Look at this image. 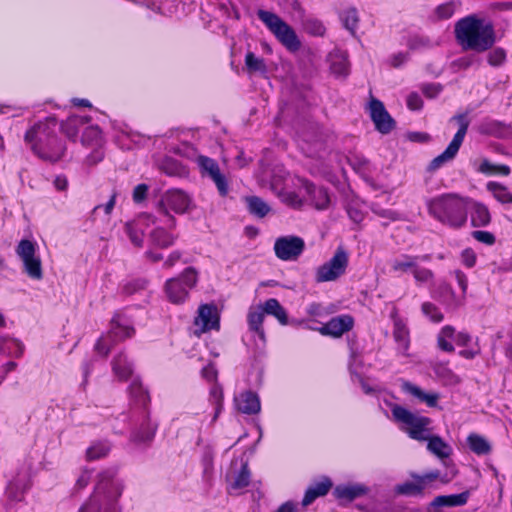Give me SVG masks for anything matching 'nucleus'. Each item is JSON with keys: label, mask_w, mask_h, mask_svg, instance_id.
Returning a JSON list of instances; mask_svg holds the SVG:
<instances>
[{"label": "nucleus", "mask_w": 512, "mask_h": 512, "mask_svg": "<svg viewBox=\"0 0 512 512\" xmlns=\"http://www.w3.org/2000/svg\"><path fill=\"white\" fill-rule=\"evenodd\" d=\"M455 36L464 50L478 53L489 50L495 43L493 26L474 15L462 18L455 24Z\"/></svg>", "instance_id": "f257e3e1"}, {"label": "nucleus", "mask_w": 512, "mask_h": 512, "mask_svg": "<svg viewBox=\"0 0 512 512\" xmlns=\"http://www.w3.org/2000/svg\"><path fill=\"white\" fill-rule=\"evenodd\" d=\"M466 197L457 193H446L426 202L428 213L443 225L461 228L467 222Z\"/></svg>", "instance_id": "f03ea898"}, {"label": "nucleus", "mask_w": 512, "mask_h": 512, "mask_svg": "<svg viewBox=\"0 0 512 512\" xmlns=\"http://www.w3.org/2000/svg\"><path fill=\"white\" fill-rule=\"evenodd\" d=\"M123 491L122 483L113 479V474L100 475L92 496L80 507L79 512H121L118 499Z\"/></svg>", "instance_id": "7ed1b4c3"}, {"label": "nucleus", "mask_w": 512, "mask_h": 512, "mask_svg": "<svg viewBox=\"0 0 512 512\" xmlns=\"http://www.w3.org/2000/svg\"><path fill=\"white\" fill-rule=\"evenodd\" d=\"M257 16L288 51L297 52L301 48V42L294 29L277 14L260 9Z\"/></svg>", "instance_id": "20e7f679"}, {"label": "nucleus", "mask_w": 512, "mask_h": 512, "mask_svg": "<svg viewBox=\"0 0 512 512\" xmlns=\"http://www.w3.org/2000/svg\"><path fill=\"white\" fill-rule=\"evenodd\" d=\"M395 421L400 428L405 431L410 438L417 441H424L429 438L431 433V419L416 413H413L403 407L395 406L392 410Z\"/></svg>", "instance_id": "39448f33"}, {"label": "nucleus", "mask_w": 512, "mask_h": 512, "mask_svg": "<svg viewBox=\"0 0 512 512\" xmlns=\"http://www.w3.org/2000/svg\"><path fill=\"white\" fill-rule=\"evenodd\" d=\"M198 274L194 268H187L179 278L170 279L166 282V294L174 304L183 303L189 294V290L195 287Z\"/></svg>", "instance_id": "423d86ee"}, {"label": "nucleus", "mask_w": 512, "mask_h": 512, "mask_svg": "<svg viewBox=\"0 0 512 512\" xmlns=\"http://www.w3.org/2000/svg\"><path fill=\"white\" fill-rule=\"evenodd\" d=\"M191 203L190 197L180 189L168 190L158 203V211L168 218V227L176 226V219L169 214L168 208L176 213H185Z\"/></svg>", "instance_id": "0eeeda50"}, {"label": "nucleus", "mask_w": 512, "mask_h": 512, "mask_svg": "<svg viewBox=\"0 0 512 512\" xmlns=\"http://www.w3.org/2000/svg\"><path fill=\"white\" fill-rule=\"evenodd\" d=\"M134 334V329L129 325L122 323V319L116 316L112 320L110 332L102 336L95 345V350L102 356H107L112 344L115 340H122L131 337Z\"/></svg>", "instance_id": "6e6552de"}, {"label": "nucleus", "mask_w": 512, "mask_h": 512, "mask_svg": "<svg viewBox=\"0 0 512 512\" xmlns=\"http://www.w3.org/2000/svg\"><path fill=\"white\" fill-rule=\"evenodd\" d=\"M43 144L38 146L34 145L33 150L44 160L50 162L59 161L66 150L65 144L56 135H47L46 139H39Z\"/></svg>", "instance_id": "1a4fd4ad"}, {"label": "nucleus", "mask_w": 512, "mask_h": 512, "mask_svg": "<svg viewBox=\"0 0 512 512\" xmlns=\"http://www.w3.org/2000/svg\"><path fill=\"white\" fill-rule=\"evenodd\" d=\"M194 325L196 333H205L212 329H219V313L215 305L203 304L198 308V315Z\"/></svg>", "instance_id": "9d476101"}, {"label": "nucleus", "mask_w": 512, "mask_h": 512, "mask_svg": "<svg viewBox=\"0 0 512 512\" xmlns=\"http://www.w3.org/2000/svg\"><path fill=\"white\" fill-rule=\"evenodd\" d=\"M393 321V339L396 343V349L402 356H408V349L410 346V333L406 321L398 316L397 313H391Z\"/></svg>", "instance_id": "9b49d317"}, {"label": "nucleus", "mask_w": 512, "mask_h": 512, "mask_svg": "<svg viewBox=\"0 0 512 512\" xmlns=\"http://www.w3.org/2000/svg\"><path fill=\"white\" fill-rule=\"evenodd\" d=\"M304 248V240L294 235L279 237L274 244L275 256H300Z\"/></svg>", "instance_id": "f8f14e48"}, {"label": "nucleus", "mask_w": 512, "mask_h": 512, "mask_svg": "<svg viewBox=\"0 0 512 512\" xmlns=\"http://www.w3.org/2000/svg\"><path fill=\"white\" fill-rule=\"evenodd\" d=\"M347 265V258H331L318 268L316 279L318 282L334 281L344 274Z\"/></svg>", "instance_id": "ddd939ff"}, {"label": "nucleus", "mask_w": 512, "mask_h": 512, "mask_svg": "<svg viewBox=\"0 0 512 512\" xmlns=\"http://www.w3.org/2000/svg\"><path fill=\"white\" fill-rule=\"evenodd\" d=\"M466 215L470 214L473 227H485L491 222V214L488 207L472 198L466 197Z\"/></svg>", "instance_id": "4468645a"}, {"label": "nucleus", "mask_w": 512, "mask_h": 512, "mask_svg": "<svg viewBox=\"0 0 512 512\" xmlns=\"http://www.w3.org/2000/svg\"><path fill=\"white\" fill-rule=\"evenodd\" d=\"M264 317L265 312L262 306L251 307L248 311L247 321L249 331L253 334L257 346L264 345L266 341L265 332L262 326Z\"/></svg>", "instance_id": "2eb2a0df"}, {"label": "nucleus", "mask_w": 512, "mask_h": 512, "mask_svg": "<svg viewBox=\"0 0 512 512\" xmlns=\"http://www.w3.org/2000/svg\"><path fill=\"white\" fill-rule=\"evenodd\" d=\"M302 187L308 196V201H310L316 209L324 210L329 207L330 196L326 188L316 186L308 180L302 182Z\"/></svg>", "instance_id": "dca6fc26"}, {"label": "nucleus", "mask_w": 512, "mask_h": 512, "mask_svg": "<svg viewBox=\"0 0 512 512\" xmlns=\"http://www.w3.org/2000/svg\"><path fill=\"white\" fill-rule=\"evenodd\" d=\"M353 318L349 315H341L332 318L325 325H323L319 331L323 335H330L333 337H340L345 332L349 331L353 327Z\"/></svg>", "instance_id": "f3484780"}, {"label": "nucleus", "mask_w": 512, "mask_h": 512, "mask_svg": "<svg viewBox=\"0 0 512 512\" xmlns=\"http://www.w3.org/2000/svg\"><path fill=\"white\" fill-rule=\"evenodd\" d=\"M234 402L237 410L244 414H256L261 409L258 396L250 391L237 395L234 398Z\"/></svg>", "instance_id": "a211bd4d"}, {"label": "nucleus", "mask_w": 512, "mask_h": 512, "mask_svg": "<svg viewBox=\"0 0 512 512\" xmlns=\"http://www.w3.org/2000/svg\"><path fill=\"white\" fill-rule=\"evenodd\" d=\"M330 70L337 77H346L350 72L348 54L345 51L334 50L329 54Z\"/></svg>", "instance_id": "6ab92c4d"}, {"label": "nucleus", "mask_w": 512, "mask_h": 512, "mask_svg": "<svg viewBox=\"0 0 512 512\" xmlns=\"http://www.w3.org/2000/svg\"><path fill=\"white\" fill-rule=\"evenodd\" d=\"M366 492L367 488L362 484H346L338 485L334 490V495L341 502H351Z\"/></svg>", "instance_id": "aec40b11"}, {"label": "nucleus", "mask_w": 512, "mask_h": 512, "mask_svg": "<svg viewBox=\"0 0 512 512\" xmlns=\"http://www.w3.org/2000/svg\"><path fill=\"white\" fill-rule=\"evenodd\" d=\"M332 487V482L328 478H324L320 482L311 485L304 495L302 500L303 506H308L314 502L318 497L324 496Z\"/></svg>", "instance_id": "412c9836"}, {"label": "nucleus", "mask_w": 512, "mask_h": 512, "mask_svg": "<svg viewBox=\"0 0 512 512\" xmlns=\"http://www.w3.org/2000/svg\"><path fill=\"white\" fill-rule=\"evenodd\" d=\"M88 121L89 117L72 115L61 123V130L69 139L75 141L80 128Z\"/></svg>", "instance_id": "4be33fe9"}, {"label": "nucleus", "mask_w": 512, "mask_h": 512, "mask_svg": "<svg viewBox=\"0 0 512 512\" xmlns=\"http://www.w3.org/2000/svg\"><path fill=\"white\" fill-rule=\"evenodd\" d=\"M469 493L462 492L460 494L437 496L430 504L433 508L439 507H454L465 505L468 501Z\"/></svg>", "instance_id": "5701e85b"}, {"label": "nucleus", "mask_w": 512, "mask_h": 512, "mask_svg": "<svg viewBox=\"0 0 512 512\" xmlns=\"http://www.w3.org/2000/svg\"><path fill=\"white\" fill-rule=\"evenodd\" d=\"M427 449L440 459L448 458L452 453L451 446L439 436L429 434L427 438Z\"/></svg>", "instance_id": "b1692460"}, {"label": "nucleus", "mask_w": 512, "mask_h": 512, "mask_svg": "<svg viewBox=\"0 0 512 512\" xmlns=\"http://www.w3.org/2000/svg\"><path fill=\"white\" fill-rule=\"evenodd\" d=\"M459 149L460 147L450 142L447 148L429 163L427 171L435 172L446 163L452 161L456 157Z\"/></svg>", "instance_id": "393cba45"}, {"label": "nucleus", "mask_w": 512, "mask_h": 512, "mask_svg": "<svg viewBox=\"0 0 512 512\" xmlns=\"http://www.w3.org/2000/svg\"><path fill=\"white\" fill-rule=\"evenodd\" d=\"M467 444L470 450L478 456L488 455L492 446L490 442L482 435L470 433L467 437Z\"/></svg>", "instance_id": "a878e982"}, {"label": "nucleus", "mask_w": 512, "mask_h": 512, "mask_svg": "<svg viewBox=\"0 0 512 512\" xmlns=\"http://www.w3.org/2000/svg\"><path fill=\"white\" fill-rule=\"evenodd\" d=\"M403 389L411 394L412 396L419 399L421 402H424L428 407H436L439 399V395L437 393H427L420 389L418 386L413 385L411 383H404Z\"/></svg>", "instance_id": "bb28decb"}, {"label": "nucleus", "mask_w": 512, "mask_h": 512, "mask_svg": "<svg viewBox=\"0 0 512 512\" xmlns=\"http://www.w3.org/2000/svg\"><path fill=\"white\" fill-rule=\"evenodd\" d=\"M248 212L257 217L264 218L271 210L270 206L258 196L245 197Z\"/></svg>", "instance_id": "cd10ccee"}, {"label": "nucleus", "mask_w": 512, "mask_h": 512, "mask_svg": "<svg viewBox=\"0 0 512 512\" xmlns=\"http://www.w3.org/2000/svg\"><path fill=\"white\" fill-rule=\"evenodd\" d=\"M433 297L451 307L458 306L461 303L451 287L444 282L438 284L437 288L433 291Z\"/></svg>", "instance_id": "c85d7f7f"}, {"label": "nucleus", "mask_w": 512, "mask_h": 512, "mask_svg": "<svg viewBox=\"0 0 512 512\" xmlns=\"http://www.w3.org/2000/svg\"><path fill=\"white\" fill-rule=\"evenodd\" d=\"M394 269H401L404 272L411 273L418 282H427L432 277L430 270L421 268L412 262L399 263L394 266Z\"/></svg>", "instance_id": "c756f323"}, {"label": "nucleus", "mask_w": 512, "mask_h": 512, "mask_svg": "<svg viewBox=\"0 0 512 512\" xmlns=\"http://www.w3.org/2000/svg\"><path fill=\"white\" fill-rule=\"evenodd\" d=\"M160 169L163 173L172 177H185L188 175L186 167L172 157H166L162 161Z\"/></svg>", "instance_id": "7c9ffc66"}, {"label": "nucleus", "mask_w": 512, "mask_h": 512, "mask_svg": "<svg viewBox=\"0 0 512 512\" xmlns=\"http://www.w3.org/2000/svg\"><path fill=\"white\" fill-rule=\"evenodd\" d=\"M265 314L274 316L281 325L288 324V316L286 310L280 305L278 300L271 298L268 299L262 306Z\"/></svg>", "instance_id": "2f4dec72"}, {"label": "nucleus", "mask_w": 512, "mask_h": 512, "mask_svg": "<svg viewBox=\"0 0 512 512\" xmlns=\"http://www.w3.org/2000/svg\"><path fill=\"white\" fill-rule=\"evenodd\" d=\"M450 121H455L459 126L458 131L454 135L451 143L455 144L458 147H461V145L464 141L465 135L468 131L469 124H470L468 115H467V113L457 114V115H454L450 119Z\"/></svg>", "instance_id": "473e14b6"}, {"label": "nucleus", "mask_w": 512, "mask_h": 512, "mask_svg": "<svg viewBox=\"0 0 512 512\" xmlns=\"http://www.w3.org/2000/svg\"><path fill=\"white\" fill-rule=\"evenodd\" d=\"M369 112L376 129L380 133H384V104L380 100L372 98L369 103Z\"/></svg>", "instance_id": "72a5a7b5"}, {"label": "nucleus", "mask_w": 512, "mask_h": 512, "mask_svg": "<svg viewBox=\"0 0 512 512\" xmlns=\"http://www.w3.org/2000/svg\"><path fill=\"white\" fill-rule=\"evenodd\" d=\"M454 336L455 329L449 325L444 326L437 336V344L439 349L445 352L454 351Z\"/></svg>", "instance_id": "f704fd0d"}, {"label": "nucleus", "mask_w": 512, "mask_h": 512, "mask_svg": "<svg viewBox=\"0 0 512 512\" xmlns=\"http://www.w3.org/2000/svg\"><path fill=\"white\" fill-rule=\"evenodd\" d=\"M112 368L114 374L120 380H127L132 374V365L123 354H119L115 357L112 362Z\"/></svg>", "instance_id": "c9c22d12"}, {"label": "nucleus", "mask_w": 512, "mask_h": 512, "mask_svg": "<svg viewBox=\"0 0 512 512\" xmlns=\"http://www.w3.org/2000/svg\"><path fill=\"white\" fill-rule=\"evenodd\" d=\"M487 190L493 194L498 202L502 204L512 203V193L506 186L498 182H489L487 184Z\"/></svg>", "instance_id": "e433bc0d"}, {"label": "nucleus", "mask_w": 512, "mask_h": 512, "mask_svg": "<svg viewBox=\"0 0 512 512\" xmlns=\"http://www.w3.org/2000/svg\"><path fill=\"white\" fill-rule=\"evenodd\" d=\"M131 399L139 404L146 405L149 401L148 392L143 388L139 380H133L128 388Z\"/></svg>", "instance_id": "4c0bfd02"}, {"label": "nucleus", "mask_w": 512, "mask_h": 512, "mask_svg": "<svg viewBox=\"0 0 512 512\" xmlns=\"http://www.w3.org/2000/svg\"><path fill=\"white\" fill-rule=\"evenodd\" d=\"M245 66L250 73L267 72V66L263 58L257 57L253 52H247L245 56Z\"/></svg>", "instance_id": "58836bf2"}, {"label": "nucleus", "mask_w": 512, "mask_h": 512, "mask_svg": "<svg viewBox=\"0 0 512 512\" xmlns=\"http://www.w3.org/2000/svg\"><path fill=\"white\" fill-rule=\"evenodd\" d=\"M23 259V269L26 274L36 280H40L42 278V265L40 258H22Z\"/></svg>", "instance_id": "ea45409f"}, {"label": "nucleus", "mask_w": 512, "mask_h": 512, "mask_svg": "<svg viewBox=\"0 0 512 512\" xmlns=\"http://www.w3.org/2000/svg\"><path fill=\"white\" fill-rule=\"evenodd\" d=\"M413 481H408L397 486L396 491L399 494L419 495L424 491L418 476L413 475Z\"/></svg>", "instance_id": "a19ab883"}, {"label": "nucleus", "mask_w": 512, "mask_h": 512, "mask_svg": "<svg viewBox=\"0 0 512 512\" xmlns=\"http://www.w3.org/2000/svg\"><path fill=\"white\" fill-rule=\"evenodd\" d=\"M150 236L152 242L160 248H166L174 242V237L163 228L153 230Z\"/></svg>", "instance_id": "79ce46f5"}, {"label": "nucleus", "mask_w": 512, "mask_h": 512, "mask_svg": "<svg viewBox=\"0 0 512 512\" xmlns=\"http://www.w3.org/2000/svg\"><path fill=\"white\" fill-rule=\"evenodd\" d=\"M250 483V471L248 469L247 464H243L241 471L235 477V479L230 484V490L237 492L245 487H247Z\"/></svg>", "instance_id": "37998d69"}, {"label": "nucleus", "mask_w": 512, "mask_h": 512, "mask_svg": "<svg viewBox=\"0 0 512 512\" xmlns=\"http://www.w3.org/2000/svg\"><path fill=\"white\" fill-rule=\"evenodd\" d=\"M110 451V446L105 442H97L91 445L87 451L86 456L88 460H97L105 457Z\"/></svg>", "instance_id": "c03bdc74"}, {"label": "nucleus", "mask_w": 512, "mask_h": 512, "mask_svg": "<svg viewBox=\"0 0 512 512\" xmlns=\"http://www.w3.org/2000/svg\"><path fill=\"white\" fill-rule=\"evenodd\" d=\"M21 352L22 347L17 340L0 337V353L8 355H19Z\"/></svg>", "instance_id": "a18cd8bd"}, {"label": "nucleus", "mask_w": 512, "mask_h": 512, "mask_svg": "<svg viewBox=\"0 0 512 512\" xmlns=\"http://www.w3.org/2000/svg\"><path fill=\"white\" fill-rule=\"evenodd\" d=\"M459 6H460L459 1H449V2L439 5L435 10V14L438 19H441V20L449 19L450 17L453 16V14L455 13L456 9Z\"/></svg>", "instance_id": "49530a36"}, {"label": "nucleus", "mask_w": 512, "mask_h": 512, "mask_svg": "<svg viewBox=\"0 0 512 512\" xmlns=\"http://www.w3.org/2000/svg\"><path fill=\"white\" fill-rule=\"evenodd\" d=\"M340 17L344 27L354 34L359 21L356 9L350 8L345 10Z\"/></svg>", "instance_id": "de8ad7c7"}, {"label": "nucleus", "mask_w": 512, "mask_h": 512, "mask_svg": "<svg viewBox=\"0 0 512 512\" xmlns=\"http://www.w3.org/2000/svg\"><path fill=\"white\" fill-rule=\"evenodd\" d=\"M422 313L432 322L434 323H440L444 316L442 312L439 310V308L430 303V302H424L421 306Z\"/></svg>", "instance_id": "09e8293b"}, {"label": "nucleus", "mask_w": 512, "mask_h": 512, "mask_svg": "<svg viewBox=\"0 0 512 512\" xmlns=\"http://www.w3.org/2000/svg\"><path fill=\"white\" fill-rule=\"evenodd\" d=\"M198 164L201 169L210 176V178L221 172L218 163L207 156H199Z\"/></svg>", "instance_id": "8fccbe9b"}, {"label": "nucleus", "mask_w": 512, "mask_h": 512, "mask_svg": "<svg viewBox=\"0 0 512 512\" xmlns=\"http://www.w3.org/2000/svg\"><path fill=\"white\" fill-rule=\"evenodd\" d=\"M223 391L221 386L214 384L210 388V401L215 405V416L214 420L218 417L222 409Z\"/></svg>", "instance_id": "3c124183"}, {"label": "nucleus", "mask_w": 512, "mask_h": 512, "mask_svg": "<svg viewBox=\"0 0 512 512\" xmlns=\"http://www.w3.org/2000/svg\"><path fill=\"white\" fill-rule=\"evenodd\" d=\"M349 162H350V165L351 167L361 173L365 180L368 181V177L366 176L367 172L370 171V162L365 159V158H359V157H354V158H351L349 159Z\"/></svg>", "instance_id": "603ef678"}, {"label": "nucleus", "mask_w": 512, "mask_h": 512, "mask_svg": "<svg viewBox=\"0 0 512 512\" xmlns=\"http://www.w3.org/2000/svg\"><path fill=\"white\" fill-rule=\"evenodd\" d=\"M27 483L18 484L11 482L7 487V495L10 499L19 501L22 499L24 491L27 489Z\"/></svg>", "instance_id": "864d4df0"}, {"label": "nucleus", "mask_w": 512, "mask_h": 512, "mask_svg": "<svg viewBox=\"0 0 512 512\" xmlns=\"http://www.w3.org/2000/svg\"><path fill=\"white\" fill-rule=\"evenodd\" d=\"M487 60L491 66H500L506 60V52L503 48H495L489 52Z\"/></svg>", "instance_id": "5fc2aeb1"}, {"label": "nucleus", "mask_w": 512, "mask_h": 512, "mask_svg": "<svg viewBox=\"0 0 512 512\" xmlns=\"http://www.w3.org/2000/svg\"><path fill=\"white\" fill-rule=\"evenodd\" d=\"M442 85L439 83H423L420 85V90L429 99L437 97L442 91Z\"/></svg>", "instance_id": "6e6d98bb"}, {"label": "nucleus", "mask_w": 512, "mask_h": 512, "mask_svg": "<svg viewBox=\"0 0 512 512\" xmlns=\"http://www.w3.org/2000/svg\"><path fill=\"white\" fill-rule=\"evenodd\" d=\"M482 131L499 137L505 131V125L498 121H490L482 126Z\"/></svg>", "instance_id": "4d7b16f0"}, {"label": "nucleus", "mask_w": 512, "mask_h": 512, "mask_svg": "<svg viewBox=\"0 0 512 512\" xmlns=\"http://www.w3.org/2000/svg\"><path fill=\"white\" fill-rule=\"evenodd\" d=\"M16 252L18 256H34L35 245L32 241L23 239L19 242Z\"/></svg>", "instance_id": "13d9d810"}, {"label": "nucleus", "mask_w": 512, "mask_h": 512, "mask_svg": "<svg viewBox=\"0 0 512 512\" xmlns=\"http://www.w3.org/2000/svg\"><path fill=\"white\" fill-rule=\"evenodd\" d=\"M211 179L215 183V185L219 191V194L221 196H226L228 194L229 187H228V182H227L225 175H223L221 172H219L215 176L211 177Z\"/></svg>", "instance_id": "bf43d9fd"}, {"label": "nucleus", "mask_w": 512, "mask_h": 512, "mask_svg": "<svg viewBox=\"0 0 512 512\" xmlns=\"http://www.w3.org/2000/svg\"><path fill=\"white\" fill-rule=\"evenodd\" d=\"M472 236L477 241L487 244V245H492L495 242V236L488 231H482V230L473 231Z\"/></svg>", "instance_id": "052dcab7"}, {"label": "nucleus", "mask_w": 512, "mask_h": 512, "mask_svg": "<svg viewBox=\"0 0 512 512\" xmlns=\"http://www.w3.org/2000/svg\"><path fill=\"white\" fill-rule=\"evenodd\" d=\"M126 232L129 236L130 241L137 247H141L143 244V233L135 230L132 225H126Z\"/></svg>", "instance_id": "680f3d73"}, {"label": "nucleus", "mask_w": 512, "mask_h": 512, "mask_svg": "<svg viewBox=\"0 0 512 512\" xmlns=\"http://www.w3.org/2000/svg\"><path fill=\"white\" fill-rule=\"evenodd\" d=\"M440 477V472L438 470H434V471H430L428 473H425L421 476H418L421 484L423 485V488L424 490L428 487H430V485L436 481L437 479H439Z\"/></svg>", "instance_id": "e2e57ef3"}, {"label": "nucleus", "mask_w": 512, "mask_h": 512, "mask_svg": "<svg viewBox=\"0 0 512 512\" xmlns=\"http://www.w3.org/2000/svg\"><path fill=\"white\" fill-rule=\"evenodd\" d=\"M306 29L313 35L322 36L325 33V27L318 20H307Z\"/></svg>", "instance_id": "0e129e2a"}, {"label": "nucleus", "mask_w": 512, "mask_h": 512, "mask_svg": "<svg viewBox=\"0 0 512 512\" xmlns=\"http://www.w3.org/2000/svg\"><path fill=\"white\" fill-rule=\"evenodd\" d=\"M405 138L417 143H427L431 140V136L426 132H407Z\"/></svg>", "instance_id": "69168bd1"}, {"label": "nucleus", "mask_w": 512, "mask_h": 512, "mask_svg": "<svg viewBox=\"0 0 512 512\" xmlns=\"http://www.w3.org/2000/svg\"><path fill=\"white\" fill-rule=\"evenodd\" d=\"M407 106L411 110H420L423 107V101L418 93L412 92L408 95Z\"/></svg>", "instance_id": "338daca9"}, {"label": "nucleus", "mask_w": 512, "mask_h": 512, "mask_svg": "<svg viewBox=\"0 0 512 512\" xmlns=\"http://www.w3.org/2000/svg\"><path fill=\"white\" fill-rule=\"evenodd\" d=\"M148 185L138 184L133 190V200L135 203L142 202L147 197Z\"/></svg>", "instance_id": "774afa93"}]
</instances>
